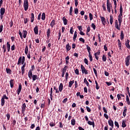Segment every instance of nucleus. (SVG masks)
<instances>
[{"mask_svg": "<svg viewBox=\"0 0 130 130\" xmlns=\"http://www.w3.org/2000/svg\"><path fill=\"white\" fill-rule=\"evenodd\" d=\"M3 99H6V100H8V99H9V98H8V96H7V95L6 94H4L3 97L2 98Z\"/></svg>", "mask_w": 130, "mask_h": 130, "instance_id": "09e8293b", "label": "nucleus"}, {"mask_svg": "<svg viewBox=\"0 0 130 130\" xmlns=\"http://www.w3.org/2000/svg\"><path fill=\"white\" fill-rule=\"evenodd\" d=\"M22 34L23 38H26V37H27V34H28V32H27V30H23L22 32Z\"/></svg>", "mask_w": 130, "mask_h": 130, "instance_id": "a211bd4d", "label": "nucleus"}, {"mask_svg": "<svg viewBox=\"0 0 130 130\" xmlns=\"http://www.w3.org/2000/svg\"><path fill=\"white\" fill-rule=\"evenodd\" d=\"M21 111L22 113H25V111H26V104L23 103L21 106Z\"/></svg>", "mask_w": 130, "mask_h": 130, "instance_id": "423d86ee", "label": "nucleus"}, {"mask_svg": "<svg viewBox=\"0 0 130 130\" xmlns=\"http://www.w3.org/2000/svg\"><path fill=\"white\" fill-rule=\"evenodd\" d=\"M34 33L36 35H38V26L37 25H36L34 29Z\"/></svg>", "mask_w": 130, "mask_h": 130, "instance_id": "f8f14e48", "label": "nucleus"}, {"mask_svg": "<svg viewBox=\"0 0 130 130\" xmlns=\"http://www.w3.org/2000/svg\"><path fill=\"white\" fill-rule=\"evenodd\" d=\"M84 62H85L86 64H87L88 66V59H87V58H84Z\"/></svg>", "mask_w": 130, "mask_h": 130, "instance_id": "338daca9", "label": "nucleus"}, {"mask_svg": "<svg viewBox=\"0 0 130 130\" xmlns=\"http://www.w3.org/2000/svg\"><path fill=\"white\" fill-rule=\"evenodd\" d=\"M89 18H90V21H92V19H93V15H92L91 13H90L89 14Z\"/></svg>", "mask_w": 130, "mask_h": 130, "instance_id": "a19ab883", "label": "nucleus"}, {"mask_svg": "<svg viewBox=\"0 0 130 130\" xmlns=\"http://www.w3.org/2000/svg\"><path fill=\"white\" fill-rule=\"evenodd\" d=\"M28 21H29V19L28 18L24 19V24H27V23H28Z\"/></svg>", "mask_w": 130, "mask_h": 130, "instance_id": "052dcab7", "label": "nucleus"}, {"mask_svg": "<svg viewBox=\"0 0 130 130\" xmlns=\"http://www.w3.org/2000/svg\"><path fill=\"white\" fill-rule=\"evenodd\" d=\"M88 57H89V59L90 61H93V58L92 57V55L90 54H89Z\"/></svg>", "mask_w": 130, "mask_h": 130, "instance_id": "37998d69", "label": "nucleus"}, {"mask_svg": "<svg viewBox=\"0 0 130 130\" xmlns=\"http://www.w3.org/2000/svg\"><path fill=\"white\" fill-rule=\"evenodd\" d=\"M107 11L109 13H110L111 12V8H112V5H107Z\"/></svg>", "mask_w": 130, "mask_h": 130, "instance_id": "4468645a", "label": "nucleus"}, {"mask_svg": "<svg viewBox=\"0 0 130 130\" xmlns=\"http://www.w3.org/2000/svg\"><path fill=\"white\" fill-rule=\"evenodd\" d=\"M86 49L87 50V51H88L89 54H91V48L88 45L86 46Z\"/></svg>", "mask_w": 130, "mask_h": 130, "instance_id": "a878e982", "label": "nucleus"}, {"mask_svg": "<svg viewBox=\"0 0 130 130\" xmlns=\"http://www.w3.org/2000/svg\"><path fill=\"white\" fill-rule=\"evenodd\" d=\"M75 1V5L76 7H78V0H74Z\"/></svg>", "mask_w": 130, "mask_h": 130, "instance_id": "774afa93", "label": "nucleus"}, {"mask_svg": "<svg viewBox=\"0 0 130 130\" xmlns=\"http://www.w3.org/2000/svg\"><path fill=\"white\" fill-rule=\"evenodd\" d=\"M6 72L8 75H12V70L10 68H6Z\"/></svg>", "mask_w": 130, "mask_h": 130, "instance_id": "aec40b11", "label": "nucleus"}, {"mask_svg": "<svg viewBox=\"0 0 130 130\" xmlns=\"http://www.w3.org/2000/svg\"><path fill=\"white\" fill-rule=\"evenodd\" d=\"M66 79L67 81H68V79H69V73L67 72L66 74Z\"/></svg>", "mask_w": 130, "mask_h": 130, "instance_id": "bf43d9fd", "label": "nucleus"}, {"mask_svg": "<svg viewBox=\"0 0 130 130\" xmlns=\"http://www.w3.org/2000/svg\"><path fill=\"white\" fill-rule=\"evenodd\" d=\"M11 88H14V79H11L10 81Z\"/></svg>", "mask_w": 130, "mask_h": 130, "instance_id": "412c9836", "label": "nucleus"}, {"mask_svg": "<svg viewBox=\"0 0 130 130\" xmlns=\"http://www.w3.org/2000/svg\"><path fill=\"white\" fill-rule=\"evenodd\" d=\"M75 73L76 75H79V69H76L75 70Z\"/></svg>", "mask_w": 130, "mask_h": 130, "instance_id": "6e6d98bb", "label": "nucleus"}, {"mask_svg": "<svg viewBox=\"0 0 130 130\" xmlns=\"http://www.w3.org/2000/svg\"><path fill=\"white\" fill-rule=\"evenodd\" d=\"M115 126H117V128H119V124H118V122L116 121H115Z\"/></svg>", "mask_w": 130, "mask_h": 130, "instance_id": "ea45409f", "label": "nucleus"}, {"mask_svg": "<svg viewBox=\"0 0 130 130\" xmlns=\"http://www.w3.org/2000/svg\"><path fill=\"white\" fill-rule=\"evenodd\" d=\"M81 69L82 74L88 75V71L86 70V68H85V67L82 64L81 65Z\"/></svg>", "mask_w": 130, "mask_h": 130, "instance_id": "20e7f679", "label": "nucleus"}, {"mask_svg": "<svg viewBox=\"0 0 130 130\" xmlns=\"http://www.w3.org/2000/svg\"><path fill=\"white\" fill-rule=\"evenodd\" d=\"M118 21L119 22V25H121L122 22V6H120V14L118 16Z\"/></svg>", "mask_w": 130, "mask_h": 130, "instance_id": "f257e3e1", "label": "nucleus"}, {"mask_svg": "<svg viewBox=\"0 0 130 130\" xmlns=\"http://www.w3.org/2000/svg\"><path fill=\"white\" fill-rule=\"evenodd\" d=\"M21 91H22V84L21 83H19L18 89L17 90L18 95H20V93H21Z\"/></svg>", "mask_w": 130, "mask_h": 130, "instance_id": "0eeeda50", "label": "nucleus"}, {"mask_svg": "<svg viewBox=\"0 0 130 130\" xmlns=\"http://www.w3.org/2000/svg\"><path fill=\"white\" fill-rule=\"evenodd\" d=\"M42 20L44 21L45 20V13H43L42 15Z\"/></svg>", "mask_w": 130, "mask_h": 130, "instance_id": "4c0bfd02", "label": "nucleus"}, {"mask_svg": "<svg viewBox=\"0 0 130 130\" xmlns=\"http://www.w3.org/2000/svg\"><path fill=\"white\" fill-rule=\"evenodd\" d=\"M102 58L103 61H106V59H107V58L105 56V55H103Z\"/></svg>", "mask_w": 130, "mask_h": 130, "instance_id": "3c124183", "label": "nucleus"}, {"mask_svg": "<svg viewBox=\"0 0 130 130\" xmlns=\"http://www.w3.org/2000/svg\"><path fill=\"white\" fill-rule=\"evenodd\" d=\"M102 8L103 9V11H104L105 12H106L107 10H106V7L105 6V4H103L102 5Z\"/></svg>", "mask_w": 130, "mask_h": 130, "instance_id": "79ce46f5", "label": "nucleus"}, {"mask_svg": "<svg viewBox=\"0 0 130 130\" xmlns=\"http://www.w3.org/2000/svg\"><path fill=\"white\" fill-rule=\"evenodd\" d=\"M62 21L63 22L64 25H68V19L66 18V17L62 18Z\"/></svg>", "mask_w": 130, "mask_h": 130, "instance_id": "dca6fc26", "label": "nucleus"}, {"mask_svg": "<svg viewBox=\"0 0 130 130\" xmlns=\"http://www.w3.org/2000/svg\"><path fill=\"white\" fill-rule=\"evenodd\" d=\"M29 50V49L28 48V46H26L25 48V54L27 55L28 54V51Z\"/></svg>", "mask_w": 130, "mask_h": 130, "instance_id": "2f4dec72", "label": "nucleus"}, {"mask_svg": "<svg viewBox=\"0 0 130 130\" xmlns=\"http://www.w3.org/2000/svg\"><path fill=\"white\" fill-rule=\"evenodd\" d=\"M125 45L127 48L129 49L130 45H129V40L127 39L125 43Z\"/></svg>", "mask_w": 130, "mask_h": 130, "instance_id": "9d476101", "label": "nucleus"}, {"mask_svg": "<svg viewBox=\"0 0 130 130\" xmlns=\"http://www.w3.org/2000/svg\"><path fill=\"white\" fill-rule=\"evenodd\" d=\"M70 34H74V29H73V27H71L70 28Z\"/></svg>", "mask_w": 130, "mask_h": 130, "instance_id": "49530a36", "label": "nucleus"}, {"mask_svg": "<svg viewBox=\"0 0 130 130\" xmlns=\"http://www.w3.org/2000/svg\"><path fill=\"white\" fill-rule=\"evenodd\" d=\"M74 83H75V80L70 81L69 83L68 87L69 88H72V86H73Z\"/></svg>", "mask_w": 130, "mask_h": 130, "instance_id": "f3484780", "label": "nucleus"}, {"mask_svg": "<svg viewBox=\"0 0 130 130\" xmlns=\"http://www.w3.org/2000/svg\"><path fill=\"white\" fill-rule=\"evenodd\" d=\"M120 40H122L123 38H124V35L123 34V31H121V34H120Z\"/></svg>", "mask_w": 130, "mask_h": 130, "instance_id": "b1692460", "label": "nucleus"}, {"mask_svg": "<svg viewBox=\"0 0 130 130\" xmlns=\"http://www.w3.org/2000/svg\"><path fill=\"white\" fill-rule=\"evenodd\" d=\"M84 83H85V84H86L87 87H90V84H89V82H88V81H87V79L85 78L84 79Z\"/></svg>", "mask_w": 130, "mask_h": 130, "instance_id": "bb28decb", "label": "nucleus"}, {"mask_svg": "<svg viewBox=\"0 0 130 130\" xmlns=\"http://www.w3.org/2000/svg\"><path fill=\"white\" fill-rule=\"evenodd\" d=\"M33 76V74L32 73V69L29 70L28 73V78L31 80L32 79V76Z\"/></svg>", "mask_w": 130, "mask_h": 130, "instance_id": "1a4fd4ad", "label": "nucleus"}, {"mask_svg": "<svg viewBox=\"0 0 130 130\" xmlns=\"http://www.w3.org/2000/svg\"><path fill=\"white\" fill-rule=\"evenodd\" d=\"M5 99L2 98L1 99V105L2 106H4V105H5Z\"/></svg>", "mask_w": 130, "mask_h": 130, "instance_id": "c9c22d12", "label": "nucleus"}, {"mask_svg": "<svg viewBox=\"0 0 130 130\" xmlns=\"http://www.w3.org/2000/svg\"><path fill=\"white\" fill-rule=\"evenodd\" d=\"M6 116L7 117L8 120H10V118H11V115H10V114H9V113H7L6 114Z\"/></svg>", "mask_w": 130, "mask_h": 130, "instance_id": "de8ad7c7", "label": "nucleus"}, {"mask_svg": "<svg viewBox=\"0 0 130 130\" xmlns=\"http://www.w3.org/2000/svg\"><path fill=\"white\" fill-rule=\"evenodd\" d=\"M100 18L101 19L103 25L105 26V25H106V21L105 20V18H104V17L100 16Z\"/></svg>", "mask_w": 130, "mask_h": 130, "instance_id": "6e6552de", "label": "nucleus"}, {"mask_svg": "<svg viewBox=\"0 0 130 130\" xmlns=\"http://www.w3.org/2000/svg\"><path fill=\"white\" fill-rule=\"evenodd\" d=\"M78 29L79 30L80 32H81L83 30V28H82V26H77Z\"/></svg>", "mask_w": 130, "mask_h": 130, "instance_id": "603ef678", "label": "nucleus"}, {"mask_svg": "<svg viewBox=\"0 0 130 130\" xmlns=\"http://www.w3.org/2000/svg\"><path fill=\"white\" fill-rule=\"evenodd\" d=\"M79 41H81V42H83V43H85V40L83 39V38H80L79 39Z\"/></svg>", "mask_w": 130, "mask_h": 130, "instance_id": "4d7b16f0", "label": "nucleus"}, {"mask_svg": "<svg viewBox=\"0 0 130 130\" xmlns=\"http://www.w3.org/2000/svg\"><path fill=\"white\" fill-rule=\"evenodd\" d=\"M126 126V124H125V122L124 121H123L122 122V127H125Z\"/></svg>", "mask_w": 130, "mask_h": 130, "instance_id": "c03bdc74", "label": "nucleus"}, {"mask_svg": "<svg viewBox=\"0 0 130 130\" xmlns=\"http://www.w3.org/2000/svg\"><path fill=\"white\" fill-rule=\"evenodd\" d=\"M120 26H121V24H120V25L119 24V26H118V24H115V27L118 30H120Z\"/></svg>", "mask_w": 130, "mask_h": 130, "instance_id": "72a5a7b5", "label": "nucleus"}, {"mask_svg": "<svg viewBox=\"0 0 130 130\" xmlns=\"http://www.w3.org/2000/svg\"><path fill=\"white\" fill-rule=\"evenodd\" d=\"M126 102H127L128 105H130V102H129V98H128V95H126Z\"/></svg>", "mask_w": 130, "mask_h": 130, "instance_id": "473e14b6", "label": "nucleus"}, {"mask_svg": "<svg viewBox=\"0 0 130 130\" xmlns=\"http://www.w3.org/2000/svg\"><path fill=\"white\" fill-rule=\"evenodd\" d=\"M108 124L110 125V126H114V124H113V121L112 120L110 119L108 121Z\"/></svg>", "mask_w": 130, "mask_h": 130, "instance_id": "6ab92c4d", "label": "nucleus"}, {"mask_svg": "<svg viewBox=\"0 0 130 130\" xmlns=\"http://www.w3.org/2000/svg\"><path fill=\"white\" fill-rule=\"evenodd\" d=\"M22 63V64H24L25 63V56H20L19 57L18 61L17 64H20V63Z\"/></svg>", "mask_w": 130, "mask_h": 130, "instance_id": "7ed1b4c3", "label": "nucleus"}, {"mask_svg": "<svg viewBox=\"0 0 130 130\" xmlns=\"http://www.w3.org/2000/svg\"><path fill=\"white\" fill-rule=\"evenodd\" d=\"M86 110H87V111H88V112H91V109L89 107L86 106Z\"/></svg>", "mask_w": 130, "mask_h": 130, "instance_id": "864d4df0", "label": "nucleus"}, {"mask_svg": "<svg viewBox=\"0 0 130 130\" xmlns=\"http://www.w3.org/2000/svg\"><path fill=\"white\" fill-rule=\"evenodd\" d=\"M110 23L111 24V25H112L113 23V17H112V16L110 15Z\"/></svg>", "mask_w": 130, "mask_h": 130, "instance_id": "c756f323", "label": "nucleus"}, {"mask_svg": "<svg viewBox=\"0 0 130 130\" xmlns=\"http://www.w3.org/2000/svg\"><path fill=\"white\" fill-rule=\"evenodd\" d=\"M130 55L127 56L125 59V62L126 67L129 66Z\"/></svg>", "mask_w": 130, "mask_h": 130, "instance_id": "39448f33", "label": "nucleus"}, {"mask_svg": "<svg viewBox=\"0 0 130 130\" xmlns=\"http://www.w3.org/2000/svg\"><path fill=\"white\" fill-rule=\"evenodd\" d=\"M71 47L70 46V44H68L66 45V49H67V51H70V50H71Z\"/></svg>", "mask_w": 130, "mask_h": 130, "instance_id": "cd10ccee", "label": "nucleus"}, {"mask_svg": "<svg viewBox=\"0 0 130 130\" xmlns=\"http://www.w3.org/2000/svg\"><path fill=\"white\" fill-rule=\"evenodd\" d=\"M95 84H96L95 88H96V90H99V89L100 88V87L98 85V82H97V80L95 81Z\"/></svg>", "mask_w": 130, "mask_h": 130, "instance_id": "7c9ffc66", "label": "nucleus"}, {"mask_svg": "<svg viewBox=\"0 0 130 130\" xmlns=\"http://www.w3.org/2000/svg\"><path fill=\"white\" fill-rule=\"evenodd\" d=\"M3 28H4V25L2 24L1 25H0V33H2V32H3Z\"/></svg>", "mask_w": 130, "mask_h": 130, "instance_id": "5fc2aeb1", "label": "nucleus"}, {"mask_svg": "<svg viewBox=\"0 0 130 130\" xmlns=\"http://www.w3.org/2000/svg\"><path fill=\"white\" fill-rule=\"evenodd\" d=\"M50 126H55V124L54 123H53V122H51L50 123Z\"/></svg>", "mask_w": 130, "mask_h": 130, "instance_id": "680f3d73", "label": "nucleus"}, {"mask_svg": "<svg viewBox=\"0 0 130 130\" xmlns=\"http://www.w3.org/2000/svg\"><path fill=\"white\" fill-rule=\"evenodd\" d=\"M126 111H127V109H126V107H124V110L123 112V116H124V117H125V116H126Z\"/></svg>", "mask_w": 130, "mask_h": 130, "instance_id": "5701e85b", "label": "nucleus"}, {"mask_svg": "<svg viewBox=\"0 0 130 130\" xmlns=\"http://www.w3.org/2000/svg\"><path fill=\"white\" fill-rule=\"evenodd\" d=\"M23 8L24 9V11H27L28 9H29V3L28 2V0L24 1Z\"/></svg>", "mask_w": 130, "mask_h": 130, "instance_id": "f03ea898", "label": "nucleus"}, {"mask_svg": "<svg viewBox=\"0 0 130 130\" xmlns=\"http://www.w3.org/2000/svg\"><path fill=\"white\" fill-rule=\"evenodd\" d=\"M54 25H55V20H53L51 22L50 26H51L52 28H53V26H54Z\"/></svg>", "mask_w": 130, "mask_h": 130, "instance_id": "393cba45", "label": "nucleus"}, {"mask_svg": "<svg viewBox=\"0 0 130 130\" xmlns=\"http://www.w3.org/2000/svg\"><path fill=\"white\" fill-rule=\"evenodd\" d=\"M77 36H78V35L74 34L73 37V40H76V39H77Z\"/></svg>", "mask_w": 130, "mask_h": 130, "instance_id": "69168bd1", "label": "nucleus"}, {"mask_svg": "<svg viewBox=\"0 0 130 130\" xmlns=\"http://www.w3.org/2000/svg\"><path fill=\"white\" fill-rule=\"evenodd\" d=\"M93 72L96 76V77H97V76H98V73H97V70H96V69H95V68H93Z\"/></svg>", "mask_w": 130, "mask_h": 130, "instance_id": "a18cd8bd", "label": "nucleus"}, {"mask_svg": "<svg viewBox=\"0 0 130 130\" xmlns=\"http://www.w3.org/2000/svg\"><path fill=\"white\" fill-rule=\"evenodd\" d=\"M87 123L89 125H92L93 127H95V123L94 121H88Z\"/></svg>", "mask_w": 130, "mask_h": 130, "instance_id": "ddd939ff", "label": "nucleus"}, {"mask_svg": "<svg viewBox=\"0 0 130 130\" xmlns=\"http://www.w3.org/2000/svg\"><path fill=\"white\" fill-rule=\"evenodd\" d=\"M47 37H49L50 36V28H49L47 32Z\"/></svg>", "mask_w": 130, "mask_h": 130, "instance_id": "e433bc0d", "label": "nucleus"}, {"mask_svg": "<svg viewBox=\"0 0 130 130\" xmlns=\"http://www.w3.org/2000/svg\"><path fill=\"white\" fill-rule=\"evenodd\" d=\"M5 12H6V9H5L4 8H2L1 9L0 14L1 15H4Z\"/></svg>", "mask_w": 130, "mask_h": 130, "instance_id": "2eb2a0df", "label": "nucleus"}, {"mask_svg": "<svg viewBox=\"0 0 130 130\" xmlns=\"http://www.w3.org/2000/svg\"><path fill=\"white\" fill-rule=\"evenodd\" d=\"M21 74L22 76H24V74H25V69L21 68Z\"/></svg>", "mask_w": 130, "mask_h": 130, "instance_id": "8fccbe9b", "label": "nucleus"}, {"mask_svg": "<svg viewBox=\"0 0 130 130\" xmlns=\"http://www.w3.org/2000/svg\"><path fill=\"white\" fill-rule=\"evenodd\" d=\"M74 12H75V14H76V15H78V14H79V9H78V8H75L74 9Z\"/></svg>", "mask_w": 130, "mask_h": 130, "instance_id": "58836bf2", "label": "nucleus"}, {"mask_svg": "<svg viewBox=\"0 0 130 130\" xmlns=\"http://www.w3.org/2000/svg\"><path fill=\"white\" fill-rule=\"evenodd\" d=\"M69 15L70 16H73V7H71L70 9V11H69Z\"/></svg>", "mask_w": 130, "mask_h": 130, "instance_id": "c85d7f7f", "label": "nucleus"}, {"mask_svg": "<svg viewBox=\"0 0 130 130\" xmlns=\"http://www.w3.org/2000/svg\"><path fill=\"white\" fill-rule=\"evenodd\" d=\"M67 68H68V66H65L63 68V70H62V72H67Z\"/></svg>", "mask_w": 130, "mask_h": 130, "instance_id": "13d9d810", "label": "nucleus"}, {"mask_svg": "<svg viewBox=\"0 0 130 130\" xmlns=\"http://www.w3.org/2000/svg\"><path fill=\"white\" fill-rule=\"evenodd\" d=\"M32 78V81H36L38 79V76L37 75H33L31 77Z\"/></svg>", "mask_w": 130, "mask_h": 130, "instance_id": "4be33fe9", "label": "nucleus"}, {"mask_svg": "<svg viewBox=\"0 0 130 130\" xmlns=\"http://www.w3.org/2000/svg\"><path fill=\"white\" fill-rule=\"evenodd\" d=\"M71 124L72 125H75V124H76V120H75V119L71 120Z\"/></svg>", "mask_w": 130, "mask_h": 130, "instance_id": "f704fd0d", "label": "nucleus"}, {"mask_svg": "<svg viewBox=\"0 0 130 130\" xmlns=\"http://www.w3.org/2000/svg\"><path fill=\"white\" fill-rule=\"evenodd\" d=\"M94 55H100V51H99L94 53Z\"/></svg>", "mask_w": 130, "mask_h": 130, "instance_id": "0e129e2a", "label": "nucleus"}, {"mask_svg": "<svg viewBox=\"0 0 130 130\" xmlns=\"http://www.w3.org/2000/svg\"><path fill=\"white\" fill-rule=\"evenodd\" d=\"M91 26L93 30H95V29H96V25H95L94 23H92Z\"/></svg>", "mask_w": 130, "mask_h": 130, "instance_id": "e2e57ef3", "label": "nucleus"}, {"mask_svg": "<svg viewBox=\"0 0 130 130\" xmlns=\"http://www.w3.org/2000/svg\"><path fill=\"white\" fill-rule=\"evenodd\" d=\"M58 89L59 92H62V90H63V85L62 83H60Z\"/></svg>", "mask_w": 130, "mask_h": 130, "instance_id": "9b49d317", "label": "nucleus"}]
</instances>
